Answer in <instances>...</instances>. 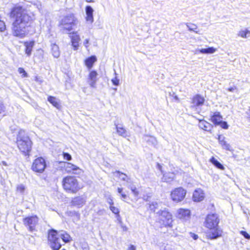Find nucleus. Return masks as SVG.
<instances>
[{
  "mask_svg": "<svg viewBox=\"0 0 250 250\" xmlns=\"http://www.w3.org/2000/svg\"><path fill=\"white\" fill-rule=\"evenodd\" d=\"M187 26L189 31L198 33V31L196 30L197 29V26L195 24L190 23L187 24Z\"/></svg>",
  "mask_w": 250,
  "mask_h": 250,
  "instance_id": "obj_35",
  "label": "nucleus"
},
{
  "mask_svg": "<svg viewBox=\"0 0 250 250\" xmlns=\"http://www.w3.org/2000/svg\"><path fill=\"white\" fill-rule=\"evenodd\" d=\"M117 132L118 134L123 137H126L127 136L126 130L125 128L122 127H119L117 125H116Z\"/></svg>",
  "mask_w": 250,
  "mask_h": 250,
  "instance_id": "obj_29",
  "label": "nucleus"
},
{
  "mask_svg": "<svg viewBox=\"0 0 250 250\" xmlns=\"http://www.w3.org/2000/svg\"><path fill=\"white\" fill-rule=\"evenodd\" d=\"M63 158L67 161H70L72 159L71 155L67 152H63L62 154Z\"/></svg>",
  "mask_w": 250,
  "mask_h": 250,
  "instance_id": "obj_42",
  "label": "nucleus"
},
{
  "mask_svg": "<svg viewBox=\"0 0 250 250\" xmlns=\"http://www.w3.org/2000/svg\"><path fill=\"white\" fill-rule=\"evenodd\" d=\"M70 37L74 50H78L79 46V43L81 39L79 35L77 34V32H73L72 35L70 36Z\"/></svg>",
  "mask_w": 250,
  "mask_h": 250,
  "instance_id": "obj_15",
  "label": "nucleus"
},
{
  "mask_svg": "<svg viewBox=\"0 0 250 250\" xmlns=\"http://www.w3.org/2000/svg\"><path fill=\"white\" fill-rule=\"evenodd\" d=\"M157 166H158V168L160 170H161L162 167H161V166L159 164H157Z\"/></svg>",
  "mask_w": 250,
  "mask_h": 250,
  "instance_id": "obj_55",
  "label": "nucleus"
},
{
  "mask_svg": "<svg viewBox=\"0 0 250 250\" xmlns=\"http://www.w3.org/2000/svg\"><path fill=\"white\" fill-rule=\"evenodd\" d=\"M64 167L67 173L72 172L77 175H79L81 173V169L78 167L70 163H65Z\"/></svg>",
  "mask_w": 250,
  "mask_h": 250,
  "instance_id": "obj_12",
  "label": "nucleus"
},
{
  "mask_svg": "<svg viewBox=\"0 0 250 250\" xmlns=\"http://www.w3.org/2000/svg\"><path fill=\"white\" fill-rule=\"evenodd\" d=\"M89 39H85L84 41L83 42V45L85 46L86 48L88 47L87 44L89 43Z\"/></svg>",
  "mask_w": 250,
  "mask_h": 250,
  "instance_id": "obj_50",
  "label": "nucleus"
},
{
  "mask_svg": "<svg viewBox=\"0 0 250 250\" xmlns=\"http://www.w3.org/2000/svg\"><path fill=\"white\" fill-rule=\"evenodd\" d=\"M157 214L159 215L157 223L160 224L161 228L162 227H171L173 222L171 214L166 208L160 209Z\"/></svg>",
  "mask_w": 250,
  "mask_h": 250,
  "instance_id": "obj_6",
  "label": "nucleus"
},
{
  "mask_svg": "<svg viewBox=\"0 0 250 250\" xmlns=\"http://www.w3.org/2000/svg\"><path fill=\"white\" fill-rule=\"evenodd\" d=\"M211 121L214 125H219V112H211L210 113Z\"/></svg>",
  "mask_w": 250,
  "mask_h": 250,
  "instance_id": "obj_28",
  "label": "nucleus"
},
{
  "mask_svg": "<svg viewBox=\"0 0 250 250\" xmlns=\"http://www.w3.org/2000/svg\"><path fill=\"white\" fill-rule=\"evenodd\" d=\"M58 235L60 238L63 243L69 242L71 240V238L69 234L65 231L61 230L58 232Z\"/></svg>",
  "mask_w": 250,
  "mask_h": 250,
  "instance_id": "obj_18",
  "label": "nucleus"
},
{
  "mask_svg": "<svg viewBox=\"0 0 250 250\" xmlns=\"http://www.w3.org/2000/svg\"><path fill=\"white\" fill-rule=\"evenodd\" d=\"M113 89L116 91L117 90V88H114Z\"/></svg>",
  "mask_w": 250,
  "mask_h": 250,
  "instance_id": "obj_59",
  "label": "nucleus"
},
{
  "mask_svg": "<svg viewBox=\"0 0 250 250\" xmlns=\"http://www.w3.org/2000/svg\"><path fill=\"white\" fill-rule=\"evenodd\" d=\"M109 208H110V209L111 210V211L113 213H114L115 214H119V210L117 208L114 207L113 206H110Z\"/></svg>",
  "mask_w": 250,
  "mask_h": 250,
  "instance_id": "obj_41",
  "label": "nucleus"
},
{
  "mask_svg": "<svg viewBox=\"0 0 250 250\" xmlns=\"http://www.w3.org/2000/svg\"><path fill=\"white\" fill-rule=\"evenodd\" d=\"M93 9L90 6H86L85 7V13L86 15V20L87 21L92 23L93 21Z\"/></svg>",
  "mask_w": 250,
  "mask_h": 250,
  "instance_id": "obj_19",
  "label": "nucleus"
},
{
  "mask_svg": "<svg viewBox=\"0 0 250 250\" xmlns=\"http://www.w3.org/2000/svg\"><path fill=\"white\" fill-rule=\"evenodd\" d=\"M116 173H118L119 174V177L123 180V181H126V182H128V180L129 179L127 178V175L124 173H122L121 172V171H116L115 172Z\"/></svg>",
  "mask_w": 250,
  "mask_h": 250,
  "instance_id": "obj_33",
  "label": "nucleus"
},
{
  "mask_svg": "<svg viewBox=\"0 0 250 250\" xmlns=\"http://www.w3.org/2000/svg\"><path fill=\"white\" fill-rule=\"evenodd\" d=\"M118 192L119 193H120L122 197V198L123 199V200H124L125 199H126V198L127 197V195L125 194L124 192H123V189L122 188H118Z\"/></svg>",
  "mask_w": 250,
  "mask_h": 250,
  "instance_id": "obj_38",
  "label": "nucleus"
},
{
  "mask_svg": "<svg viewBox=\"0 0 250 250\" xmlns=\"http://www.w3.org/2000/svg\"><path fill=\"white\" fill-rule=\"evenodd\" d=\"M6 111V107L2 102H0V115L4 114Z\"/></svg>",
  "mask_w": 250,
  "mask_h": 250,
  "instance_id": "obj_39",
  "label": "nucleus"
},
{
  "mask_svg": "<svg viewBox=\"0 0 250 250\" xmlns=\"http://www.w3.org/2000/svg\"><path fill=\"white\" fill-rule=\"evenodd\" d=\"M63 189L68 193H76L81 188L77 179L74 176H67L62 179Z\"/></svg>",
  "mask_w": 250,
  "mask_h": 250,
  "instance_id": "obj_4",
  "label": "nucleus"
},
{
  "mask_svg": "<svg viewBox=\"0 0 250 250\" xmlns=\"http://www.w3.org/2000/svg\"><path fill=\"white\" fill-rule=\"evenodd\" d=\"M46 164L45 160L39 157L34 160L32 166V169L36 172L42 173L44 171Z\"/></svg>",
  "mask_w": 250,
  "mask_h": 250,
  "instance_id": "obj_10",
  "label": "nucleus"
},
{
  "mask_svg": "<svg viewBox=\"0 0 250 250\" xmlns=\"http://www.w3.org/2000/svg\"><path fill=\"white\" fill-rule=\"evenodd\" d=\"M1 164L4 165V166H6L7 165L6 162L5 161H2L1 162Z\"/></svg>",
  "mask_w": 250,
  "mask_h": 250,
  "instance_id": "obj_54",
  "label": "nucleus"
},
{
  "mask_svg": "<svg viewBox=\"0 0 250 250\" xmlns=\"http://www.w3.org/2000/svg\"><path fill=\"white\" fill-rule=\"evenodd\" d=\"M84 250H88V249H84Z\"/></svg>",
  "mask_w": 250,
  "mask_h": 250,
  "instance_id": "obj_61",
  "label": "nucleus"
},
{
  "mask_svg": "<svg viewBox=\"0 0 250 250\" xmlns=\"http://www.w3.org/2000/svg\"><path fill=\"white\" fill-rule=\"evenodd\" d=\"M205 102L204 98L199 94H196L191 99L190 108L196 110L197 107L202 105Z\"/></svg>",
  "mask_w": 250,
  "mask_h": 250,
  "instance_id": "obj_11",
  "label": "nucleus"
},
{
  "mask_svg": "<svg viewBox=\"0 0 250 250\" xmlns=\"http://www.w3.org/2000/svg\"><path fill=\"white\" fill-rule=\"evenodd\" d=\"M164 250H171V249H169L168 248H167V247L166 246L164 248Z\"/></svg>",
  "mask_w": 250,
  "mask_h": 250,
  "instance_id": "obj_58",
  "label": "nucleus"
},
{
  "mask_svg": "<svg viewBox=\"0 0 250 250\" xmlns=\"http://www.w3.org/2000/svg\"><path fill=\"white\" fill-rule=\"evenodd\" d=\"M77 19L74 14H69L64 17L60 22L59 26L63 33H67L73 29L72 27L76 24Z\"/></svg>",
  "mask_w": 250,
  "mask_h": 250,
  "instance_id": "obj_5",
  "label": "nucleus"
},
{
  "mask_svg": "<svg viewBox=\"0 0 250 250\" xmlns=\"http://www.w3.org/2000/svg\"><path fill=\"white\" fill-rule=\"evenodd\" d=\"M224 167L220 163V169L221 170H224Z\"/></svg>",
  "mask_w": 250,
  "mask_h": 250,
  "instance_id": "obj_53",
  "label": "nucleus"
},
{
  "mask_svg": "<svg viewBox=\"0 0 250 250\" xmlns=\"http://www.w3.org/2000/svg\"><path fill=\"white\" fill-rule=\"evenodd\" d=\"M175 177L174 173L168 172L163 174L162 181L164 182L170 183L172 181Z\"/></svg>",
  "mask_w": 250,
  "mask_h": 250,
  "instance_id": "obj_24",
  "label": "nucleus"
},
{
  "mask_svg": "<svg viewBox=\"0 0 250 250\" xmlns=\"http://www.w3.org/2000/svg\"><path fill=\"white\" fill-rule=\"evenodd\" d=\"M98 73L95 70L90 71L87 78V83L93 88L96 87L98 81Z\"/></svg>",
  "mask_w": 250,
  "mask_h": 250,
  "instance_id": "obj_14",
  "label": "nucleus"
},
{
  "mask_svg": "<svg viewBox=\"0 0 250 250\" xmlns=\"http://www.w3.org/2000/svg\"><path fill=\"white\" fill-rule=\"evenodd\" d=\"M189 236L190 237L192 238L194 240H196L198 238V236L197 234H196L194 233L190 232L189 233Z\"/></svg>",
  "mask_w": 250,
  "mask_h": 250,
  "instance_id": "obj_47",
  "label": "nucleus"
},
{
  "mask_svg": "<svg viewBox=\"0 0 250 250\" xmlns=\"http://www.w3.org/2000/svg\"><path fill=\"white\" fill-rule=\"evenodd\" d=\"M143 140L149 146L156 147L157 145V140L154 137L145 135L143 137Z\"/></svg>",
  "mask_w": 250,
  "mask_h": 250,
  "instance_id": "obj_22",
  "label": "nucleus"
},
{
  "mask_svg": "<svg viewBox=\"0 0 250 250\" xmlns=\"http://www.w3.org/2000/svg\"><path fill=\"white\" fill-rule=\"evenodd\" d=\"M162 203L160 202H152L151 203L149 204V208L151 211L154 212H158L160 209V207L161 206Z\"/></svg>",
  "mask_w": 250,
  "mask_h": 250,
  "instance_id": "obj_25",
  "label": "nucleus"
},
{
  "mask_svg": "<svg viewBox=\"0 0 250 250\" xmlns=\"http://www.w3.org/2000/svg\"><path fill=\"white\" fill-rule=\"evenodd\" d=\"M105 213L104 210H101L99 211V214L100 215H103Z\"/></svg>",
  "mask_w": 250,
  "mask_h": 250,
  "instance_id": "obj_52",
  "label": "nucleus"
},
{
  "mask_svg": "<svg viewBox=\"0 0 250 250\" xmlns=\"http://www.w3.org/2000/svg\"><path fill=\"white\" fill-rule=\"evenodd\" d=\"M111 82L113 85L115 86H118L119 85V79H118L116 77H115L114 79L111 80Z\"/></svg>",
  "mask_w": 250,
  "mask_h": 250,
  "instance_id": "obj_44",
  "label": "nucleus"
},
{
  "mask_svg": "<svg viewBox=\"0 0 250 250\" xmlns=\"http://www.w3.org/2000/svg\"><path fill=\"white\" fill-rule=\"evenodd\" d=\"M85 1L87 2H91L93 1V0H85Z\"/></svg>",
  "mask_w": 250,
  "mask_h": 250,
  "instance_id": "obj_57",
  "label": "nucleus"
},
{
  "mask_svg": "<svg viewBox=\"0 0 250 250\" xmlns=\"http://www.w3.org/2000/svg\"><path fill=\"white\" fill-rule=\"evenodd\" d=\"M39 218L36 215L28 216L23 219L24 225L28 228V230L32 232L35 230V227L38 224Z\"/></svg>",
  "mask_w": 250,
  "mask_h": 250,
  "instance_id": "obj_9",
  "label": "nucleus"
},
{
  "mask_svg": "<svg viewBox=\"0 0 250 250\" xmlns=\"http://www.w3.org/2000/svg\"><path fill=\"white\" fill-rule=\"evenodd\" d=\"M225 137L223 136H221L220 135V145L221 146L222 148L226 150H229L232 152L233 151L232 148L231 146L227 142L224 140Z\"/></svg>",
  "mask_w": 250,
  "mask_h": 250,
  "instance_id": "obj_23",
  "label": "nucleus"
},
{
  "mask_svg": "<svg viewBox=\"0 0 250 250\" xmlns=\"http://www.w3.org/2000/svg\"><path fill=\"white\" fill-rule=\"evenodd\" d=\"M34 44L35 42L34 41L25 42H24V45L25 46V53L27 56H30Z\"/></svg>",
  "mask_w": 250,
  "mask_h": 250,
  "instance_id": "obj_21",
  "label": "nucleus"
},
{
  "mask_svg": "<svg viewBox=\"0 0 250 250\" xmlns=\"http://www.w3.org/2000/svg\"><path fill=\"white\" fill-rule=\"evenodd\" d=\"M240 234L243 235L246 239L250 240V235L246 231L244 230H241L240 231Z\"/></svg>",
  "mask_w": 250,
  "mask_h": 250,
  "instance_id": "obj_43",
  "label": "nucleus"
},
{
  "mask_svg": "<svg viewBox=\"0 0 250 250\" xmlns=\"http://www.w3.org/2000/svg\"><path fill=\"white\" fill-rule=\"evenodd\" d=\"M67 214L70 216H75L78 219H79L80 216V214L79 213V212L75 210L68 211Z\"/></svg>",
  "mask_w": 250,
  "mask_h": 250,
  "instance_id": "obj_36",
  "label": "nucleus"
},
{
  "mask_svg": "<svg viewBox=\"0 0 250 250\" xmlns=\"http://www.w3.org/2000/svg\"><path fill=\"white\" fill-rule=\"evenodd\" d=\"M17 189L19 191L22 193L23 192V191H24L25 188L23 185H21L18 187Z\"/></svg>",
  "mask_w": 250,
  "mask_h": 250,
  "instance_id": "obj_49",
  "label": "nucleus"
},
{
  "mask_svg": "<svg viewBox=\"0 0 250 250\" xmlns=\"http://www.w3.org/2000/svg\"><path fill=\"white\" fill-rule=\"evenodd\" d=\"M199 125L202 129L207 130L208 128L209 125V124L205 121H200Z\"/></svg>",
  "mask_w": 250,
  "mask_h": 250,
  "instance_id": "obj_32",
  "label": "nucleus"
},
{
  "mask_svg": "<svg viewBox=\"0 0 250 250\" xmlns=\"http://www.w3.org/2000/svg\"><path fill=\"white\" fill-rule=\"evenodd\" d=\"M193 200L195 202H200L204 198V193L201 189L195 190L193 194Z\"/></svg>",
  "mask_w": 250,
  "mask_h": 250,
  "instance_id": "obj_17",
  "label": "nucleus"
},
{
  "mask_svg": "<svg viewBox=\"0 0 250 250\" xmlns=\"http://www.w3.org/2000/svg\"><path fill=\"white\" fill-rule=\"evenodd\" d=\"M174 99H175L176 100H177V101H178V100H179V98H178V96H177V95L174 96Z\"/></svg>",
  "mask_w": 250,
  "mask_h": 250,
  "instance_id": "obj_56",
  "label": "nucleus"
},
{
  "mask_svg": "<svg viewBox=\"0 0 250 250\" xmlns=\"http://www.w3.org/2000/svg\"><path fill=\"white\" fill-rule=\"evenodd\" d=\"M51 52L54 57L58 58L60 55V52L59 50V46L56 44H52L51 45Z\"/></svg>",
  "mask_w": 250,
  "mask_h": 250,
  "instance_id": "obj_27",
  "label": "nucleus"
},
{
  "mask_svg": "<svg viewBox=\"0 0 250 250\" xmlns=\"http://www.w3.org/2000/svg\"><path fill=\"white\" fill-rule=\"evenodd\" d=\"M5 29V23L2 21H0V31H3Z\"/></svg>",
  "mask_w": 250,
  "mask_h": 250,
  "instance_id": "obj_48",
  "label": "nucleus"
},
{
  "mask_svg": "<svg viewBox=\"0 0 250 250\" xmlns=\"http://www.w3.org/2000/svg\"><path fill=\"white\" fill-rule=\"evenodd\" d=\"M190 211L188 209L180 208L178 210L177 217L180 219L187 220L190 217Z\"/></svg>",
  "mask_w": 250,
  "mask_h": 250,
  "instance_id": "obj_16",
  "label": "nucleus"
},
{
  "mask_svg": "<svg viewBox=\"0 0 250 250\" xmlns=\"http://www.w3.org/2000/svg\"><path fill=\"white\" fill-rule=\"evenodd\" d=\"M220 119H222V117L220 114ZM220 127L223 129H227L229 127V125L226 121H223L220 120Z\"/></svg>",
  "mask_w": 250,
  "mask_h": 250,
  "instance_id": "obj_34",
  "label": "nucleus"
},
{
  "mask_svg": "<svg viewBox=\"0 0 250 250\" xmlns=\"http://www.w3.org/2000/svg\"><path fill=\"white\" fill-rule=\"evenodd\" d=\"M13 19L12 32L14 36L23 38L28 33L32 18L21 7L13 8L10 14Z\"/></svg>",
  "mask_w": 250,
  "mask_h": 250,
  "instance_id": "obj_1",
  "label": "nucleus"
},
{
  "mask_svg": "<svg viewBox=\"0 0 250 250\" xmlns=\"http://www.w3.org/2000/svg\"><path fill=\"white\" fill-rule=\"evenodd\" d=\"M186 193V190L180 187L176 188L171 191L170 196L173 201L179 202L184 200Z\"/></svg>",
  "mask_w": 250,
  "mask_h": 250,
  "instance_id": "obj_8",
  "label": "nucleus"
},
{
  "mask_svg": "<svg viewBox=\"0 0 250 250\" xmlns=\"http://www.w3.org/2000/svg\"><path fill=\"white\" fill-rule=\"evenodd\" d=\"M238 35L243 38H247L250 37V31L247 29L244 30H240Z\"/></svg>",
  "mask_w": 250,
  "mask_h": 250,
  "instance_id": "obj_31",
  "label": "nucleus"
},
{
  "mask_svg": "<svg viewBox=\"0 0 250 250\" xmlns=\"http://www.w3.org/2000/svg\"><path fill=\"white\" fill-rule=\"evenodd\" d=\"M48 240L49 245L53 250H59L63 245L58 235V231L54 229L49 230Z\"/></svg>",
  "mask_w": 250,
  "mask_h": 250,
  "instance_id": "obj_7",
  "label": "nucleus"
},
{
  "mask_svg": "<svg viewBox=\"0 0 250 250\" xmlns=\"http://www.w3.org/2000/svg\"><path fill=\"white\" fill-rule=\"evenodd\" d=\"M48 101L51 104L54 106L57 109H59L61 107L59 101L56 97L49 96L47 98Z\"/></svg>",
  "mask_w": 250,
  "mask_h": 250,
  "instance_id": "obj_26",
  "label": "nucleus"
},
{
  "mask_svg": "<svg viewBox=\"0 0 250 250\" xmlns=\"http://www.w3.org/2000/svg\"><path fill=\"white\" fill-rule=\"evenodd\" d=\"M127 250H136V247L134 245H130Z\"/></svg>",
  "mask_w": 250,
  "mask_h": 250,
  "instance_id": "obj_51",
  "label": "nucleus"
},
{
  "mask_svg": "<svg viewBox=\"0 0 250 250\" xmlns=\"http://www.w3.org/2000/svg\"><path fill=\"white\" fill-rule=\"evenodd\" d=\"M110 204H113V203L112 202L109 203Z\"/></svg>",
  "mask_w": 250,
  "mask_h": 250,
  "instance_id": "obj_60",
  "label": "nucleus"
},
{
  "mask_svg": "<svg viewBox=\"0 0 250 250\" xmlns=\"http://www.w3.org/2000/svg\"><path fill=\"white\" fill-rule=\"evenodd\" d=\"M128 188L131 189L132 193L135 196H137L138 195L139 192L134 186H130Z\"/></svg>",
  "mask_w": 250,
  "mask_h": 250,
  "instance_id": "obj_37",
  "label": "nucleus"
},
{
  "mask_svg": "<svg viewBox=\"0 0 250 250\" xmlns=\"http://www.w3.org/2000/svg\"><path fill=\"white\" fill-rule=\"evenodd\" d=\"M85 202L86 197L80 196L73 198L71 201V204L73 206L80 208L85 205Z\"/></svg>",
  "mask_w": 250,
  "mask_h": 250,
  "instance_id": "obj_13",
  "label": "nucleus"
},
{
  "mask_svg": "<svg viewBox=\"0 0 250 250\" xmlns=\"http://www.w3.org/2000/svg\"><path fill=\"white\" fill-rule=\"evenodd\" d=\"M200 52L203 54H211L215 51V49L212 47H209L206 48H202L199 50Z\"/></svg>",
  "mask_w": 250,
  "mask_h": 250,
  "instance_id": "obj_30",
  "label": "nucleus"
},
{
  "mask_svg": "<svg viewBox=\"0 0 250 250\" xmlns=\"http://www.w3.org/2000/svg\"><path fill=\"white\" fill-rule=\"evenodd\" d=\"M97 61V58L95 56H91L85 59L84 63L88 70L93 67V64Z\"/></svg>",
  "mask_w": 250,
  "mask_h": 250,
  "instance_id": "obj_20",
  "label": "nucleus"
},
{
  "mask_svg": "<svg viewBox=\"0 0 250 250\" xmlns=\"http://www.w3.org/2000/svg\"><path fill=\"white\" fill-rule=\"evenodd\" d=\"M18 72H19V73L20 74H23V77H26L27 76V73L25 71V70H24L23 68H21V67H20L18 69Z\"/></svg>",
  "mask_w": 250,
  "mask_h": 250,
  "instance_id": "obj_45",
  "label": "nucleus"
},
{
  "mask_svg": "<svg viewBox=\"0 0 250 250\" xmlns=\"http://www.w3.org/2000/svg\"><path fill=\"white\" fill-rule=\"evenodd\" d=\"M228 90L232 92H238V89L236 86H233L228 88Z\"/></svg>",
  "mask_w": 250,
  "mask_h": 250,
  "instance_id": "obj_46",
  "label": "nucleus"
},
{
  "mask_svg": "<svg viewBox=\"0 0 250 250\" xmlns=\"http://www.w3.org/2000/svg\"><path fill=\"white\" fill-rule=\"evenodd\" d=\"M219 219L217 214H208L206 219L205 226L209 229L207 232V237L211 239H216L219 237L218 225Z\"/></svg>",
  "mask_w": 250,
  "mask_h": 250,
  "instance_id": "obj_2",
  "label": "nucleus"
},
{
  "mask_svg": "<svg viewBox=\"0 0 250 250\" xmlns=\"http://www.w3.org/2000/svg\"><path fill=\"white\" fill-rule=\"evenodd\" d=\"M17 144L20 150L25 155H28L32 148V143L25 131L21 129L17 136Z\"/></svg>",
  "mask_w": 250,
  "mask_h": 250,
  "instance_id": "obj_3",
  "label": "nucleus"
},
{
  "mask_svg": "<svg viewBox=\"0 0 250 250\" xmlns=\"http://www.w3.org/2000/svg\"><path fill=\"white\" fill-rule=\"evenodd\" d=\"M210 162L213 164L217 168H219V162L215 159L213 157H212L210 159Z\"/></svg>",
  "mask_w": 250,
  "mask_h": 250,
  "instance_id": "obj_40",
  "label": "nucleus"
}]
</instances>
